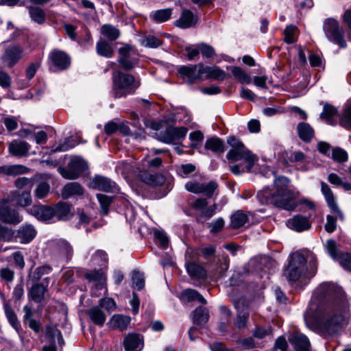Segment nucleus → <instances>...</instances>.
Returning a JSON list of instances; mask_svg holds the SVG:
<instances>
[{
	"instance_id": "24",
	"label": "nucleus",
	"mask_w": 351,
	"mask_h": 351,
	"mask_svg": "<svg viewBox=\"0 0 351 351\" xmlns=\"http://www.w3.org/2000/svg\"><path fill=\"white\" fill-rule=\"evenodd\" d=\"M94 188L106 192H112L117 189L116 184L108 178L96 176L92 180Z\"/></svg>"
},
{
	"instance_id": "63",
	"label": "nucleus",
	"mask_w": 351,
	"mask_h": 351,
	"mask_svg": "<svg viewBox=\"0 0 351 351\" xmlns=\"http://www.w3.org/2000/svg\"><path fill=\"white\" fill-rule=\"evenodd\" d=\"M201 185L202 182H197L196 180H192L187 182L184 185V188L187 191L190 193L199 194L201 193Z\"/></svg>"
},
{
	"instance_id": "19",
	"label": "nucleus",
	"mask_w": 351,
	"mask_h": 351,
	"mask_svg": "<svg viewBox=\"0 0 351 351\" xmlns=\"http://www.w3.org/2000/svg\"><path fill=\"white\" fill-rule=\"evenodd\" d=\"M186 271L193 280H202L206 279L207 272L200 265L193 261H187L185 263Z\"/></svg>"
},
{
	"instance_id": "14",
	"label": "nucleus",
	"mask_w": 351,
	"mask_h": 351,
	"mask_svg": "<svg viewBox=\"0 0 351 351\" xmlns=\"http://www.w3.org/2000/svg\"><path fill=\"white\" fill-rule=\"evenodd\" d=\"M202 64L182 66L178 69L182 78L189 84H193L196 80H200L203 75Z\"/></svg>"
},
{
	"instance_id": "56",
	"label": "nucleus",
	"mask_w": 351,
	"mask_h": 351,
	"mask_svg": "<svg viewBox=\"0 0 351 351\" xmlns=\"http://www.w3.org/2000/svg\"><path fill=\"white\" fill-rule=\"evenodd\" d=\"M208 202L205 198H196L190 203V207L200 212L202 217H204V212L206 210Z\"/></svg>"
},
{
	"instance_id": "43",
	"label": "nucleus",
	"mask_w": 351,
	"mask_h": 351,
	"mask_svg": "<svg viewBox=\"0 0 351 351\" xmlns=\"http://www.w3.org/2000/svg\"><path fill=\"white\" fill-rule=\"evenodd\" d=\"M209 319L208 311L202 306L197 307L193 312V321L198 325L206 324Z\"/></svg>"
},
{
	"instance_id": "50",
	"label": "nucleus",
	"mask_w": 351,
	"mask_h": 351,
	"mask_svg": "<svg viewBox=\"0 0 351 351\" xmlns=\"http://www.w3.org/2000/svg\"><path fill=\"white\" fill-rule=\"evenodd\" d=\"M92 262L94 265L103 266L106 265L108 258L106 252L101 250H97L92 256Z\"/></svg>"
},
{
	"instance_id": "30",
	"label": "nucleus",
	"mask_w": 351,
	"mask_h": 351,
	"mask_svg": "<svg viewBox=\"0 0 351 351\" xmlns=\"http://www.w3.org/2000/svg\"><path fill=\"white\" fill-rule=\"evenodd\" d=\"M239 304V302L234 304V306L237 309V315L234 322V326L239 329H242L247 326L250 313L247 308L241 309Z\"/></svg>"
},
{
	"instance_id": "25",
	"label": "nucleus",
	"mask_w": 351,
	"mask_h": 351,
	"mask_svg": "<svg viewBox=\"0 0 351 351\" xmlns=\"http://www.w3.org/2000/svg\"><path fill=\"white\" fill-rule=\"evenodd\" d=\"M125 351H141L143 348L141 337L136 334H130L124 339Z\"/></svg>"
},
{
	"instance_id": "49",
	"label": "nucleus",
	"mask_w": 351,
	"mask_h": 351,
	"mask_svg": "<svg viewBox=\"0 0 351 351\" xmlns=\"http://www.w3.org/2000/svg\"><path fill=\"white\" fill-rule=\"evenodd\" d=\"M97 197L100 204L101 213L102 215H107L109 206L112 202V197L103 194H97Z\"/></svg>"
},
{
	"instance_id": "40",
	"label": "nucleus",
	"mask_w": 351,
	"mask_h": 351,
	"mask_svg": "<svg viewBox=\"0 0 351 351\" xmlns=\"http://www.w3.org/2000/svg\"><path fill=\"white\" fill-rule=\"evenodd\" d=\"M52 271V268L49 265H43L36 267L34 271L30 270L28 274V278L32 281H38L43 276L49 274Z\"/></svg>"
},
{
	"instance_id": "9",
	"label": "nucleus",
	"mask_w": 351,
	"mask_h": 351,
	"mask_svg": "<svg viewBox=\"0 0 351 351\" xmlns=\"http://www.w3.org/2000/svg\"><path fill=\"white\" fill-rule=\"evenodd\" d=\"M10 202L9 198L0 201V220L10 224L19 223L23 218L15 207H12L8 204Z\"/></svg>"
},
{
	"instance_id": "20",
	"label": "nucleus",
	"mask_w": 351,
	"mask_h": 351,
	"mask_svg": "<svg viewBox=\"0 0 351 351\" xmlns=\"http://www.w3.org/2000/svg\"><path fill=\"white\" fill-rule=\"evenodd\" d=\"M31 145L25 141L14 140L9 144L8 150L11 155L16 157L27 156Z\"/></svg>"
},
{
	"instance_id": "42",
	"label": "nucleus",
	"mask_w": 351,
	"mask_h": 351,
	"mask_svg": "<svg viewBox=\"0 0 351 351\" xmlns=\"http://www.w3.org/2000/svg\"><path fill=\"white\" fill-rule=\"evenodd\" d=\"M181 297L186 302L197 300L202 304H206V299L197 291L195 289H185L182 292Z\"/></svg>"
},
{
	"instance_id": "10",
	"label": "nucleus",
	"mask_w": 351,
	"mask_h": 351,
	"mask_svg": "<svg viewBox=\"0 0 351 351\" xmlns=\"http://www.w3.org/2000/svg\"><path fill=\"white\" fill-rule=\"evenodd\" d=\"M188 128L186 127H168L165 131L160 132L158 139L167 144H174L185 138Z\"/></svg>"
},
{
	"instance_id": "21",
	"label": "nucleus",
	"mask_w": 351,
	"mask_h": 351,
	"mask_svg": "<svg viewBox=\"0 0 351 351\" xmlns=\"http://www.w3.org/2000/svg\"><path fill=\"white\" fill-rule=\"evenodd\" d=\"M289 340L294 345L295 351H309L310 341L304 334L294 332L291 335Z\"/></svg>"
},
{
	"instance_id": "3",
	"label": "nucleus",
	"mask_w": 351,
	"mask_h": 351,
	"mask_svg": "<svg viewBox=\"0 0 351 351\" xmlns=\"http://www.w3.org/2000/svg\"><path fill=\"white\" fill-rule=\"evenodd\" d=\"M317 269L316 255L307 249L298 250L289 258L284 276L289 282H295L300 279L313 278Z\"/></svg>"
},
{
	"instance_id": "15",
	"label": "nucleus",
	"mask_w": 351,
	"mask_h": 351,
	"mask_svg": "<svg viewBox=\"0 0 351 351\" xmlns=\"http://www.w3.org/2000/svg\"><path fill=\"white\" fill-rule=\"evenodd\" d=\"M51 64L59 71L67 69L71 64L70 57L64 51L53 50L49 56Z\"/></svg>"
},
{
	"instance_id": "51",
	"label": "nucleus",
	"mask_w": 351,
	"mask_h": 351,
	"mask_svg": "<svg viewBox=\"0 0 351 351\" xmlns=\"http://www.w3.org/2000/svg\"><path fill=\"white\" fill-rule=\"evenodd\" d=\"M6 317L12 326L17 331L19 330L20 323L17 319L15 313L8 304L4 305Z\"/></svg>"
},
{
	"instance_id": "31",
	"label": "nucleus",
	"mask_w": 351,
	"mask_h": 351,
	"mask_svg": "<svg viewBox=\"0 0 351 351\" xmlns=\"http://www.w3.org/2000/svg\"><path fill=\"white\" fill-rule=\"evenodd\" d=\"M204 147L216 154H223L226 150L224 143L218 137L208 138L206 141Z\"/></svg>"
},
{
	"instance_id": "27",
	"label": "nucleus",
	"mask_w": 351,
	"mask_h": 351,
	"mask_svg": "<svg viewBox=\"0 0 351 351\" xmlns=\"http://www.w3.org/2000/svg\"><path fill=\"white\" fill-rule=\"evenodd\" d=\"M31 191H23L21 193L19 191H12L10 193L8 198L10 201H16L18 206L26 207L31 205L32 202Z\"/></svg>"
},
{
	"instance_id": "1",
	"label": "nucleus",
	"mask_w": 351,
	"mask_h": 351,
	"mask_svg": "<svg viewBox=\"0 0 351 351\" xmlns=\"http://www.w3.org/2000/svg\"><path fill=\"white\" fill-rule=\"evenodd\" d=\"M313 299L319 302H326L322 322L328 333H334L348 324L350 306L341 287L333 283H322L314 291Z\"/></svg>"
},
{
	"instance_id": "58",
	"label": "nucleus",
	"mask_w": 351,
	"mask_h": 351,
	"mask_svg": "<svg viewBox=\"0 0 351 351\" xmlns=\"http://www.w3.org/2000/svg\"><path fill=\"white\" fill-rule=\"evenodd\" d=\"M58 247L60 252L65 256L66 259H71L73 255V248L66 241H59Z\"/></svg>"
},
{
	"instance_id": "18",
	"label": "nucleus",
	"mask_w": 351,
	"mask_h": 351,
	"mask_svg": "<svg viewBox=\"0 0 351 351\" xmlns=\"http://www.w3.org/2000/svg\"><path fill=\"white\" fill-rule=\"evenodd\" d=\"M286 224L290 229L299 232L307 230L311 227L308 219L300 215L289 219Z\"/></svg>"
},
{
	"instance_id": "39",
	"label": "nucleus",
	"mask_w": 351,
	"mask_h": 351,
	"mask_svg": "<svg viewBox=\"0 0 351 351\" xmlns=\"http://www.w3.org/2000/svg\"><path fill=\"white\" fill-rule=\"evenodd\" d=\"M172 14V9L167 8L152 11L150 13V18L158 23H164L168 21Z\"/></svg>"
},
{
	"instance_id": "53",
	"label": "nucleus",
	"mask_w": 351,
	"mask_h": 351,
	"mask_svg": "<svg viewBox=\"0 0 351 351\" xmlns=\"http://www.w3.org/2000/svg\"><path fill=\"white\" fill-rule=\"evenodd\" d=\"M339 124L347 130L351 129V104L344 109Z\"/></svg>"
},
{
	"instance_id": "61",
	"label": "nucleus",
	"mask_w": 351,
	"mask_h": 351,
	"mask_svg": "<svg viewBox=\"0 0 351 351\" xmlns=\"http://www.w3.org/2000/svg\"><path fill=\"white\" fill-rule=\"evenodd\" d=\"M195 170V166L191 163L181 165L176 169L177 173L182 178H186Z\"/></svg>"
},
{
	"instance_id": "4",
	"label": "nucleus",
	"mask_w": 351,
	"mask_h": 351,
	"mask_svg": "<svg viewBox=\"0 0 351 351\" xmlns=\"http://www.w3.org/2000/svg\"><path fill=\"white\" fill-rule=\"evenodd\" d=\"M112 82V92L116 98L125 97L134 93L141 84L132 75L119 71L113 72Z\"/></svg>"
},
{
	"instance_id": "22",
	"label": "nucleus",
	"mask_w": 351,
	"mask_h": 351,
	"mask_svg": "<svg viewBox=\"0 0 351 351\" xmlns=\"http://www.w3.org/2000/svg\"><path fill=\"white\" fill-rule=\"evenodd\" d=\"M53 219L58 221L67 220L71 216V206L67 203L60 202L52 207Z\"/></svg>"
},
{
	"instance_id": "37",
	"label": "nucleus",
	"mask_w": 351,
	"mask_h": 351,
	"mask_svg": "<svg viewBox=\"0 0 351 351\" xmlns=\"http://www.w3.org/2000/svg\"><path fill=\"white\" fill-rule=\"evenodd\" d=\"M202 73L206 74L207 78L215 79L217 80H223L226 77V73L217 66H204L202 64Z\"/></svg>"
},
{
	"instance_id": "38",
	"label": "nucleus",
	"mask_w": 351,
	"mask_h": 351,
	"mask_svg": "<svg viewBox=\"0 0 351 351\" xmlns=\"http://www.w3.org/2000/svg\"><path fill=\"white\" fill-rule=\"evenodd\" d=\"M248 219L247 214L239 210L231 216L230 225L232 228H239L244 226L248 221Z\"/></svg>"
},
{
	"instance_id": "12",
	"label": "nucleus",
	"mask_w": 351,
	"mask_h": 351,
	"mask_svg": "<svg viewBox=\"0 0 351 351\" xmlns=\"http://www.w3.org/2000/svg\"><path fill=\"white\" fill-rule=\"evenodd\" d=\"M22 49L17 45H10L4 48L3 53L0 56V63L2 66L12 67L21 59Z\"/></svg>"
},
{
	"instance_id": "11",
	"label": "nucleus",
	"mask_w": 351,
	"mask_h": 351,
	"mask_svg": "<svg viewBox=\"0 0 351 351\" xmlns=\"http://www.w3.org/2000/svg\"><path fill=\"white\" fill-rule=\"evenodd\" d=\"M118 62L125 70H130L138 62V58L135 57L136 51L133 47L125 45L119 49Z\"/></svg>"
},
{
	"instance_id": "47",
	"label": "nucleus",
	"mask_w": 351,
	"mask_h": 351,
	"mask_svg": "<svg viewBox=\"0 0 351 351\" xmlns=\"http://www.w3.org/2000/svg\"><path fill=\"white\" fill-rule=\"evenodd\" d=\"M201 193H203L208 198H211L214 192L217 189L218 184L215 181H210L208 182H202Z\"/></svg>"
},
{
	"instance_id": "55",
	"label": "nucleus",
	"mask_w": 351,
	"mask_h": 351,
	"mask_svg": "<svg viewBox=\"0 0 351 351\" xmlns=\"http://www.w3.org/2000/svg\"><path fill=\"white\" fill-rule=\"evenodd\" d=\"M49 191V184L45 182H41L37 185L34 191V195L38 199H43L47 197Z\"/></svg>"
},
{
	"instance_id": "48",
	"label": "nucleus",
	"mask_w": 351,
	"mask_h": 351,
	"mask_svg": "<svg viewBox=\"0 0 351 351\" xmlns=\"http://www.w3.org/2000/svg\"><path fill=\"white\" fill-rule=\"evenodd\" d=\"M141 44L145 47L157 48L162 45V41L153 35H147L141 39Z\"/></svg>"
},
{
	"instance_id": "17",
	"label": "nucleus",
	"mask_w": 351,
	"mask_h": 351,
	"mask_svg": "<svg viewBox=\"0 0 351 351\" xmlns=\"http://www.w3.org/2000/svg\"><path fill=\"white\" fill-rule=\"evenodd\" d=\"M137 177L143 182L154 186H160L165 181V178L162 175L151 173L146 170H139Z\"/></svg>"
},
{
	"instance_id": "46",
	"label": "nucleus",
	"mask_w": 351,
	"mask_h": 351,
	"mask_svg": "<svg viewBox=\"0 0 351 351\" xmlns=\"http://www.w3.org/2000/svg\"><path fill=\"white\" fill-rule=\"evenodd\" d=\"M29 12L32 19L38 23L42 24L45 21V14L43 10L38 7H29Z\"/></svg>"
},
{
	"instance_id": "32",
	"label": "nucleus",
	"mask_w": 351,
	"mask_h": 351,
	"mask_svg": "<svg viewBox=\"0 0 351 351\" xmlns=\"http://www.w3.org/2000/svg\"><path fill=\"white\" fill-rule=\"evenodd\" d=\"M83 189L80 184L71 182L64 186L62 196L64 199H68L74 195H81L83 194Z\"/></svg>"
},
{
	"instance_id": "33",
	"label": "nucleus",
	"mask_w": 351,
	"mask_h": 351,
	"mask_svg": "<svg viewBox=\"0 0 351 351\" xmlns=\"http://www.w3.org/2000/svg\"><path fill=\"white\" fill-rule=\"evenodd\" d=\"M298 134L301 140L309 142L314 136V130L307 123L302 122L298 125Z\"/></svg>"
},
{
	"instance_id": "16",
	"label": "nucleus",
	"mask_w": 351,
	"mask_h": 351,
	"mask_svg": "<svg viewBox=\"0 0 351 351\" xmlns=\"http://www.w3.org/2000/svg\"><path fill=\"white\" fill-rule=\"evenodd\" d=\"M27 211L41 221L49 222L53 219L52 207L49 206L36 204L28 208Z\"/></svg>"
},
{
	"instance_id": "44",
	"label": "nucleus",
	"mask_w": 351,
	"mask_h": 351,
	"mask_svg": "<svg viewBox=\"0 0 351 351\" xmlns=\"http://www.w3.org/2000/svg\"><path fill=\"white\" fill-rule=\"evenodd\" d=\"M96 49L99 56L106 58H111L114 53V49L112 45L105 40H101L97 42Z\"/></svg>"
},
{
	"instance_id": "36",
	"label": "nucleus",
	"mask_w": 351,
	"mask_h": 351,
	"mask_svg": "<svg viewBox=\"0 0 351 351\" xmlns=\"http://www.w3.org/2000/svg\"><path fill=\"white\" fill-rule=\"evenodd\" d=\"M337 114V108L332 105L326 104L324 106L323 112L321 113L320 117L326 120L328 124L335 125L337 124V121L334 118Z\"/></svg>"
},
{
	"instance_id": "5",
	"label": "nucleus",
	"mask_w": 351,
	"mask_h": 351,
	"mask_svg": "<svg viewBox=\"0 0 351 351\" xmlns=\"http://www.w3.org/2000/svg\"><path fill=\"white\" fill-rule=\"evenodd\" d=\"M321 191L325 198L327 206L331 213L335 215V217L332 215H328L326 217L327 221L325 224V230L326 232L331 233L337 228L336 219H338L343 221L345 216L339 208L330 187L324 182H321Z\"/></svg>"
},
{
	"instance_id": "57",
	"label": "nucleus",
	"mask_w": 351,
	"mask_h": 351,
	"mask_svg": "<svg viewBox=\"0 0 351 351\" xmlns=\"http://www.w3.org/2000/svg\"><path fill=\"white\" fill-rule=\"evenodd\" d=\"M132 280L134 288L138 290H141L145 285V278L143 273L138 271H133Z\"/></svg>"
},
{
	"instance_id": "7",
	"label": "nucleus",
	"mask_w": 351,
	"mask_h": 351,
	"mask_svg": "<svg viewBox=\"0 0 351 351\" xmlns=\"http://www.w3.org/2000/svg\"><path fill=\"white\" fill-rule=\"evenodd\" d=\"M323 29L330 41L338 45L341 48L346 47L344 31L343 28L339 27L337 20L333 19H327L324 23Z\"/></svg>"
},
{
	"instance_id": "29",
	"label": "nucleus",
	"mask_w": 351,
	"mask_h": 351,
	"mask_svg": "<svg viewBox=\"0 0 351 351\" xmlns=\"http://www.w3.org/2000/svg\"><path fill=\"white\" fill-rule=\"evenodd\" d=\"M29 169L22 165H8L0 167V173L10 176H16L27 173Z\"/></svg>"
},
{
	"instance_id": "62",
	"label": "nucleus",
	"mask_w": 351,
	"mask_h": 351,
	"mask_svg": "<svg viewBox=\"0 0 351 351\" xmlns=\"http://www.w3.org/2000/svg\"><path fill=\"white\" fill-rule=\"evenodd\" d=\"M325 248L327 252L334 260H338L339 256L337 253V244L334 240H327L325 244Z\"/></svg>"
},
{
	"instance_id": "64",
	"label": "nucleus",
	"mask_w": 351,
	"mask_h": 351,
	"mask_svg": "<svg viewBox=\"0 0 351 351\" xmlns=\"http://www.w3.org/2000/svg\"><path fill=\"white\" fill-rule=\"evenodd\" d=\"M332 158L337 162H343L348 160V154L343 149L335 148L332 151Z\"/></svg>"
},
{
	"instance_id": "52",
	"label": "nucleus",
	"mask_w": 351,
	"mask_h": 351,
	"mask_svg": "<svg viewBox=\"0 0 351 351\" xmlns=\"http://www.w3.org/2000/svg\"><path fill=\"white\" fill-rule=\"evenodd\" d=\"M15 186L18 189H23V191H31L34 183L33 180L25 177L19 178L15 180Z\"/></svg>"
},
{
	"instance_id": "59",
	"label": "nucleus",
	"mask_w": 351,
	"mask_h": 351,
	"mask_svg": "<svg viewBox=\"0 0 351 351\" xmlns=\"http://www.w3.org/2000/svg\"><path fill=\"white\" fill-rule=\"evenodd\" d=\"M306 156L301 151H295L291 153L288 162L301 165L306 161Z\"/></svg>"
},
{
	"instance_id": "34",
	"label": "nucleus",
	"mask_w": 351,
	"mask_h": 351,
	"mask_svg": "<svg viewBox=\"0 0 351 351\" xmlns=\"http://www.w3.org/2000/svg\"><path fill=\"white\" fill-rule=\"evenodd\" d=\"M87 314L93 322L100 326H102L106 320V316L99 306L92 307L87 311Z\"/></svg>"
},
{
	"instance_id": "8",
	"label": "nucleus",
	"mask_w": 351,
	"mask_h": 351,
	"mask_svg": "<svg viewBox=\"0 0 351 351\" xmlns=\"http://www.w3.org/2000/svg\"><path fill=\"white\" fill-rule=\"evenodd\" d=\"M87 168L86 163L84 159L80 157L72 158L68 165V169L59 167L58 171L61 176L69 180L77 179L80 174L84 172Z\"/></svg>"
},
{
	"instance_id": "41",
	"label": "nucleus",
	"mask_w": 351,
	"mask_h": 351,
	"mask_svg": "<svg viewBox=\"0 0 351 351\" xmlns=\"http://www.w3.org/2000/svg\"><path fill=\"white\" fill-rule=\"evenodd\" d=\"M101 33L105 38L112 41L119 38L121 35L119 29L110 24L102 25Z\"/></svg>"
},
{
	"instance_id": "26",
	"label": "nucleus",
	"mask_w": 351,
	"mask_h": 351,
	"mask_svg": "<svg viewBox=\"0 0 351 351\" xmlns=\"http://www.w3.org/2000/svg\"><path fill=\"white\" fill-rule=\"evenodd\" d=\"M197 18L194 16L189 10H184L181 16L178 19L175 24L177 27L182 29L191 27L197 23Z\"/></svg>"
},
{
	"instance_id": "60",
	"label": "nucleus",
	"mask_w": 351,
	"mask_h": 351,
	"mask_svg": "<svg viewBox=\"0 0 351 351\" xmlns=\"http://www.w3.org/2000/svg\"><path fill=\"white\" fill-rule=\"evenodd\" d=\"M297 27L295 25H291L287 26L285 31V40L288 44H292L295 42V33Z\"/></svg>"
},
{
	"instance_id": "45",
	"label": "nucleus",
	"mask_w": 351,
	"mask_h": 351,
	"mask_svg": "<svg viewBox=\"0 0 351 351\" xmlns=\"http://www.w3.org/2000/svg\"><path fill=\"white\" fill-rule=\"evenodd\" d=\"M231 72L233 76L241 84H251L252 78L250 75L241 67L232 66Z\"/></svg>"
},
{
	"instance_id": "23",
	"label": "nucleus",
	"mask_w": 351,
	"mask_h": 351,
	"mask_svg": "<svg viewBox=\"0 0 351 351\" xmlns=\"http://www.w3.org/2000/svg\"><path fill=\"white\" fill-rule=\"evenodd\" d=\"M36 230L31 224L21 226L17 231V237L21 243H30L36 236Z\"/></svg>"
},
{
	"instance_id": "2",
	"label": "nucleus",
	"mask_w": 351,
	"mask_h": 351,
	"mask_svg": "<svg viewBox=\"0 0 351 351\" xmlns=\"http://www.w3.org/2000/svg\"><path fill=\"white\" fill-rule=\"evenodd\" d=\"M290 180L285 176L274 179L272 188L265 187L257 193V198L263 205L292 211L298 206L297 195L289 188Z\"/></svg>"
},
{
	"instance_id": "13",
	"label": "nucleus",
	"mask_w": 351,
	"mask_h": 351,
	"mask_svg": "<svg viewBox=\"0 0 351 351\" xmlns=\"http://www.w3.org/2000/svg\"><path fill=\"white\" fill-rule=\"evenodd\" d=\"M87 280L91 282H95L97 284L92 290V295L98 297L100 294L97 293V291L104 289L105 293H107L106 289V276L102 269H95L85 274Z\"/></svg>"
},
{
	"instance_id": "54",
	"label": "nucleus",
	"mask_w": 351,
	"mask_h": 351,
	"mask_svg": "<svg viewBox=\"0 0 351 351\" xmlns=\"http://www.w3.org/2000/svg\"><path fill=\"white\" fill-rule=\"evenodd\" d=\"M77 145V141L73 137L66 138L64 142L59 144L58 146L55 147L53 151L56 152H66L69 149L75 147Z\"/></svg>"
},
{
	"instance_id": "35",
	"label": "nucleus",
	"mask_w": 351,
	"mask_h": 351,
	"mask_svg": "<svg viewBox=\"0 0 351 351\" xmlns=\"http://www.w3.org/2000/svg\"><path fill=\"white\" fill-rule=\"evenodd\" d=\"M130 317L123 315H114L110 319V324L113 328L120 330H125L130 324Z\"/></svg>"
},
{
	"instance_id": "28",
	"label": "nucleus",
	"mask_w": 351,
	"mask_h": 351,
	"mask_svg": "<svg viewBox=\"0 0 351 351\" xmlns=\"http://www.w3.org/2000/svg\"><path fill=\"white\" fill-rule=\"evenodd\" d=\"M44 280L47 281L46 286L43 284L36 283L32 286L29 291L30 298L35 302L40 303L45 298V293L47 290V286L49 284V278H45Z\"/></svg>"
},
{
	"instance_id": "6",
	"label": "nucleus",
	"mask_w": 351,
	"mask_h": 351,
	"mask_svg": "<svg viewBox=\"0 0 351 351\" xmlns=\"http://www.w3.org/2000/svg\"><path fill=\"white\" fill-rule=\"evenodd\" d=\"M227 143L231 147L226 154L227 159L231 161L245 160L247 162L246 169L250 172L256 160V156L235 136L228 137Z\"/></svg>"
}]
</instances>
